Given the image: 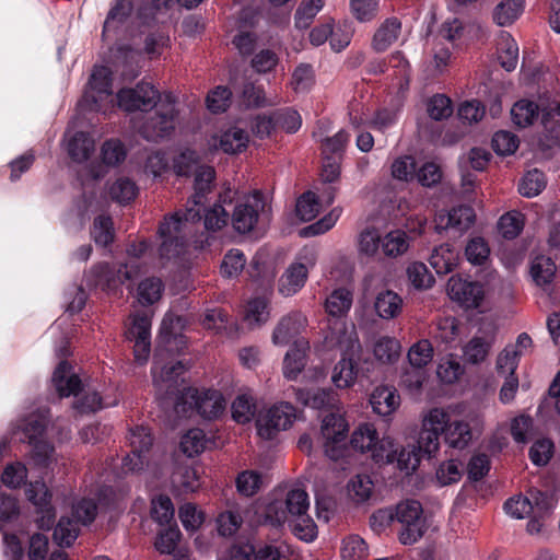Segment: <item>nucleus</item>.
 I'll return each mask as SVG.
<instances>
[{"label": "nucleus", "mask_w": 560, "mask_h": 560, "mask_svg": "<svg viewBox=\"0 0 560 560\" xmlns=\"http://www.w3.org/2000/svg\"><path fill=\"white\" fill-rule=\"evenodd\" d=\"M27 500L35 508V525H91L98 511L95 500L82 498L72 503L71 517L62 516L56 522V509L51 504L52 494L44 481L31 482L25 490Z\"/></svg>", "instance_id": "f257e3e1"}, {"label": "nucleus", "mask_w": 560, "mask_h": 560, "mask_svg": "<svg viewBox=\"0 0 560 560\" xmlns=\"http://www.w3.org/2000/svg\"><path fill=\"white\" fill-rule=\"evenodd\" d=\"M140 267L138 262L110 265L98 262L85 275V283L90 289H100L107 294H121V287L129 280L138 277Z\"/></svg>", "instance_id": "f03ea898"}, {"label": "nucleus", "mask_w": 560, "mask_h": 560, "mask_svg": "<svg viewBox=\"0 0 560 560\" xmlns=\"http://www.w3.org/2000/svg\"><path fill=\"white\" fill-rule=\"evenodd\" d=\"M226 401L217 389H198L188 387L184 389L176 401L178 412H197L207 420L218 419L225 410Z\"/></svg>", "instance_id": "7ed1b4c3"}, {"label": "nucleus", "mask_w": 560, "mask_h": 560, "mask_svg": "<svg viewBox=\"0 0 560 560\" xmlns=\"http://www.w3.org/2000/svg\"><path fill=\"white\" fill-rule=\"evenodd\" d=\"M310 508L308 494L303 489H292L287 493L285 500H273L266 506V520L269 525H293L296 518L304 516L311 521V525L315 523L306 514Z\"/></svg>", "instance_id": "20e7f679"}, {"label": "nucleus", "mask_w": 560, "mask_h": 560, "mask_svg": "<svg viewBox=\"0 0 560 560\" xmlns=\"http://www.w3.org/2000/svg\"><path fill=\"white\" fill-rule=\"evenodd\" d=\"M421 458L422 455L411 444L399 447L389 438H383V443L374 453L375 464H396V467L407 476L418 468Z\"/></svg>", "instance_id": "39448f33"}, {"label": "nucleus", "mask_w": 560, "mask_h": 560, "mask_svg": "<svg viewBox=\"0 0 560 560\" xmlns=\"http://www.w3.org/2000/svg\"><path fill=\"white\" fill-rule=\"evenodd\" d=\"M447 419L448 413L442 408H432L423 417L418 440L416 444H411L422 456L430 458L438 452Z\"/></svg>", "instance_id": "423d86ee"}, {"label": "nucleus", "mask_w": 560, "mask_h": 560, "mask_svg": "<svg viewBox=\"0 0 560 560\" xmlns=\"http://www.w3.org/2000/svg\"><path fill=\"white\" fill-rule=\"evenodd\" d=\"M265 208V197L258 190H255L252 195L236 202L230 214V222L233 230L243 235L253 232Z\"/></svg>", "instance_id": "0eeeda50"}, {"label": "nucleus", "mask_w": 560, "mask_h": 560, "mask_svg": "<svg viewBox=\"0 0 560 560\" xmlns=\"http://www.w3.org/2000/svg\"><path fill=\"white\" fill-rule=\"evenodd\" d=\"M349 427L346 419L336 413L324 417L320 433L324 439V453L331 460H338L346 455Z\"/></svg>", "instance_id": "6e6552de"}, {"label": "nucleus", "mask_w": 560, "mask_h": 560, "mask_svg": "<svg viewBox=\"0 0 560 560\" xmlns=\"http://www.w3.org/2000/svg\"><path fill=\"white\" fill-rule=\"evenodd\" d=\"M296 418V409L290 402H280L261 412L256 419L257 433L265 440H272L277 434L289 429Z\"/></svg>", "instance_id": "1a4fd4ad"}, {"label": "nucleus", "mask_w": 560, "mask_h": 560, "mask_svg": "<svg viewBox=\"0 0 560 560\" xmlns=\"http://www.w3.org/2000/svg\"><path fill=\"white\" fill-rule=\"evenodd\" d=\"M177 112L172 102L161 104L153 114L145 117L139 128L140 136L148 141H159L170 137L175 130Z\"/></svg>", "instance_id": "9d476101"}, {"label": "nucleus", "mask_w": 560, "mask_h": 560, "mask_svg": "<svg viewBox=\"0 0 560 560\" xmlns=\"http://www.w3.org/2000/svg\"><path fill=\"white\" fill-rule=\"evenodd\" d=\"M117 104L125 112H147L158 106L159 90L149 82L141 81L135 88H124L117 93Z\"/></svg>", "instance_id": "9b49d317"}, {"label": "nucleus", "mask_w": 560, "mask_h": 560, "mask_svg": "<svg viewBox=\"0 0 560 560\" xmlns=\"http://www.w3.org/2000/svg\"><path fill=\"white\" fill-rule=\"evenodd\" d=\"M153 435L150 430L143 425L130 430L129 443L130 452L122 458L124 472H139L148 464L150 452L153 445Z\"/></svg>", "instance_id": "f8f14e48"}, {"label": "nucleus", "mask_w": 560, "mask_h": 560, "mask_svg": "<svg viewBox=\"0 0 560 560\" xmlns=\"http://www.w3.org/2000/svg\"><path fill=\"white\" fill-rule=\"evenodd\" d=\"M423 513L422 505L417 500H405L395 506H387L375 511L371 518L370 525H392L398 522L400 525H417Z\"/></svg>", "instance_id": "ddd939ff"}, {"label": "nucleus", "mask_w": 560, "mask_h": 560, "mask_svg": "<svg viewBox=\"0 0 560 560\" xmlns=\"http://www.w3.org/2000/svg\"><path fill=\"white\" fill-rule=\"evenodd\" d=\"M158 234L162 240L159 247V255L162 259L170 260L183 253L186 240L182 231V220L177 214L165 217L159 225Z\"/></svg>", "instance_id": "4468645a"}, {"label": "nucleus", "mask_w": 560, "mask_h": 560, "mask_svg": "<svg viewBox=\"0 0 560 560\" xmlns=\"http://www.w3.org/2000/svg\"><path fill=\"white\" fill-rule=\"evenodd\" d=\"M113 77L109 68L95 66L89 79V91H85L83 101L93 112L102 110V102L112 96Z\"/></svg>", "instance_id": "2eb2a0df"}, {"label": "nucleus", "mask_w": 560, "mask_h": 560, "mask_svg": "<svg viewBox=\"0 0 560 560\" xmlns=\"http://www.w3.org/2000/svg\"><path fill=\"white\" fill-rule=\"evenodd\" d=\"M447 294L464 308L478 307L485 298V288L478 281L452 276L447 282Z\"/></svg>", "instance_id": "dca6fc26"}, {"label": "nucleus", "mask_w": 560, "mask_h": 560, "mask_svg": "<svg viewBox=\"0 0 560 560\" xmlns=\"http://www.w3.org/2000/svg\"><path fill=\"white\" fill-rule=\"evenodd\" d=\"M183 326V317L166 314L160 327L158 348L171 354L183 352L187 347L186 336L182 334Z\"/></svg>", "instance_id": "f3484780"}, {"label": "nucleus", "mask_w": 560, "mask_h": 560, "mask_svg": "<svg viewBox=\"0 0 560 560\" xmlns=\"http://www.w3.org/2000/svg\"><path fill=\"white\" fill-rule=\"evenodd\" d=\"M241 527H215L211 530L212 537L217 535L226 541H231L230 552L221 560H254L255 548L249 538L240 533Z\"/></svg>", "instance_id": "a211bd4d"}, {"label": "nucleus", "mask_w": 560, "mask_h": 560, "mask_svg": "<svg viewBox=\"0 0 560 560\" xmlns=\"http://www.w3.org/2000/svg\"><path fill=\"white\" fill-rule=\"evenodd\" d=\"M52 384L60 397L78 396L82 387L80 377L72 373V365L67 360L60 361L56 366Z\"/></svg>", "instance_id": "6ab92c4d"}, {"label": "nucleus", "mask_w": 560, "mask_h": 560, "mask_svg": "<svg viewBox=\"0 0 560 560\" xmlns=\"http://www.w3.org/2000/svg\"><path fill=\"white\" fill-rule=\"evenodd\" d=\"M373 411L382 417L392 416L400 406V396L394 386H377L370 396Z\"/></svg>", "instance_id": "aec40b11"}, {"label": "nucleus", "mask_w": 560, "mask_h": 560, "mask_svg": "<svg viewBox=\"0 0 560 560\" xmlns=\"http://www.w3.org/2000/svg\"><path fill=\"white\" fill-rule=\"evenodd\" d=\"M307 278V266L300 261L292 262L279 279V293L283 296L296 294L305 285Z\"/></svg>", "instance_id": "412c9836"}, {"label": "nucleus", "mask_w": 560, "mask_h": 560, "mask_svg": "<svg viewBox=\"0 0 560 560\" xmlns=\"http://www.w3.org/2000/svg\"><path fill=\"white\" fill-rule=\"evenodd\" d=\"M310 343L306 339H296L288 350L283 360V375L288 380H296L306 365Z\"/></svg>", "instance_id": "4be33fe9"}, {"label": "nucleus", "mask_w": 560, "mask_h": 560, "mask_svg": "<svg viewBox=\"0 0 560 560\" xmlns=\"http://www.w3.org/2000/svg\"><path fill=\"white\" fill-rule=\"evenodd\" d=\"M306 325V318L301 312H291L283 316L272 332L275 345H288Z\"/></svg>", "instance_id": "5701e85b"}, {"label": "nucleus", "mask_w": 560, "mask_h": 560, "mask_svg": "<svg viewBox=\"0 0 560 560\" xmlns=\"http://www.w3.org/2000/svg\"><path fill=\"white\" fill-rule=\"evenodd\" d=\"M459 254L448 243L441 244L432 250L429 262L440 276L452 272L458 265Z\"/></svg>", "instance_id": "b1692460"}, {"label": "nucleus", "mask_w": 560, "mask_h": 560, "mask_svg": "<svg viewBox=\"0 0 560 560\" xmlns=\"http://www.w3.org/2000/svg\"><path fill=\"white\" fill-rule=\"evenodd\" d=\"M382 443L383 439H378L377 431L372 423L360 424L350 439V445L353 450L361 453L370 452L373 460L374 453Z\"/></svg>", "instance_id": "393cba45"}, {"label": "nucleus", "mask_w": 560, "mask_h": 560, "mask_svg": "<svg viewBox=\"0 0 560 560\" xmlns=\"http://www.w3.org/2000/svg\"><path fill=\"white\" fill-rule=\"evenodd\" d=\"M444 442L452 448L464 450L472 439L471 428L468 422L456 420L451 422V418L446 420L445 429H443Z\"/></svg>", "instance_id": "a878e982"}, {"label": "nucleus", "mask_w": 560, "mask_h": 560, "mask_svg": "<svg viewBox=\"0 0 560 560\" xmlns=\"http://www.w3.org/2000/svg\"><path fill=\"white\" fill-rule=\"evenodd\" d=\"M400 31L401 22L397 18L386 19L373 36L372 48L376 52L387 50L388 47L398 38Z\"/></svg>", "instance_id": "bb28decb"}, {"label": "nucleus", "mask_w": 560, "mask_h": 560, "mask_svg": "<svg viewBox=\"0 0 560 560\" xmlns=\"http://www.w3.org/2000/svg\"><path fill=\"white\" fill-rule=\"evenodd\" d=\"M94 140L84 131L75 132L68 141L67 152L69 158L75 163L88 161L94 152Z\"/></svg>", "instance_id": "cd10ccee"}, {"label": "nucleus", "mask_w": 560, "mask_h": 560, "mask_svg": "<svg viewBox=\"0 0 560 560\" xmlns=\"http://www.w3.org/2000/svg\"><path fill=\"white\" fill-rule=\"evenodd\" d=\"M374 308L381 318H395L402 310V299L392 290L382 291L375 299Z\"/></svg>", "instance_id": "c85d7f7f"}, {"label": "nucleus", "mask_w": 560, "mask_h": 560, "mask_svg": "<svg viewBox=\"0 0 560 560\" xmlns=\"http://www.w3.org/2000/svg\"><path fill=\"white\" fill-rule=\"evenodd\" d=\"M164 291V283L158 277H148L141 280L137 288V301L142 306H150L158 302Z\"/></svg>", "instance_id": "c756f323"}, {"label": "nucleus", "mask_w": 560, "mask_h": 560, "mask_svg": "<svg viewBox=\"0 0 560 560\" xmlns=\"http://www.w3.org/2000/svg\"><path fill=\"white\" fill-rule=\"evenodd\" d=\"M525 0H501L493 10V21L500 26L511 25L524 10Z\"/></svg>", "instance_id": "7c9ffc66"}, {"label": "nucleus", "mask_w": 560, "mask_h": 560, "mask_svg": "<svg viewBox=\"0 0 560 560\" xmlns=\"http://www.w3.org/2000/svg\"><path fill=\"white\" fill-rule=\"evenodd\" d=\"M150 514L158 525H177L174 522V504L167 494H159L152 499Z\"/></svg>", "instance_id": "2f4dec72"}, {"label": "nucleus", "mask_w": 560, "mask_h": 560, "mask_svg": "<svg viewBox=\"0 0 560 560\" xmlns=\"http://www.w3.org/2000/svg\"><path fill=\"white\" fill-rule=\"evenodd\" d=\"M91 235L96 245L109 246L115 240L114 221L108 214H100L94 218Z\"/></svg>", "instance_id": "473e14b6"}, {"label": "nucleus", "mask_w": 560, "mask_h": 560, "mask_svg": "<svg viewBox=\"0 0 560 560\" xmlns=\"http://www.w3.org/2000/svg\"><path fill=\"white\" fill-rule=\"evenodd\" d=\"M352 305V294L347 289L334 290L330 295L326 299L325 308L326 312L337 318L345 317L350 311Z\"/></svg>", "instance_id": "72a5a7b5"}, {"label": "nucleus", "mask_w": 560, "mask_h": 560, "mask_svg": "<svg viewBox=\"0 0 560 560\" xmlns=\"http://www.w3.org/2000/svg\"><path fill=\"white\" fill-rule=\"evenodd\" d=\"M214 178L215 171L212 166L200 165L196 168L194 180L195 194L191 197V201L195 205H199L206 195L211 191Z\"/></svg>", "instance_id": "f704fd0d"}, {"label": "nucleus", "mask_w": 560, "mask_h": 560, "mask_svg": "<svg viewBox=\"0 0 560 560\" xmlns=\"http://www.w3.org/2000/svg\"><path fill=\"white\" fill-rule=\"evenodd\" d=\"M539 107L536 102L529 100L517 101L512 109L511 117L514 125L526 128L534 124L538 117Z\"/></svg>", "instance_id": "c9c22d12"}, {"label": "nucleus", "mask_w": 560, "mask_h": 560, "mask_svg": "<svg viewBox=\"0 0 560 560\" xmlns=\"http://www.w3.org/2000/svg\"><path fill=\"white\" fill-rule=\"evenodd\" d=\"M557 271L555 261L547 256H537L530 266V275L535 283L539 287H545L553 281Z\"/></svg>", "instance_id": "e433bc0d"}, {"label": "nucleus", "mask_w": 560, "mask_h": 560, "mask_svg": "<svg viewBox=\"0 0 560 560\" xmlns=\"http://www.w3.org/2000/svg\"><path fill=\"white\" fill-rule=\"evenodd\" d=\"M358 374V365L351 358L342 357L335 365L331 381L338 388H347L353 385Z\"/></svg>", "instance_id": "4c0bfd02"}, {"label": "nucleus", "mask_w": 560, "mask_h": 560, "mask_svg": "<svg viewBox=\"0 0 560 560\" xmlns=\"http://www.w3.org/2000/svg\"><path fill=\"white\" fill-rule=\"evenodd\" d=\"M248 135L241 128H231L222 133L220 138V149L228 154H236L246 150L248 145Z\"/></svg>", "instance_id": "58836bf2"}, {"label": "nucleus", "mask_w": 560, "mask_h": 560, "mask_svg": "<svg viewBox=\"0 0 560 560\" xmlns=\"http://www.w3.org/2000/svg\"><path fill=\"white\" fill-rule=\"evenodd\" d=\"M182 533L178 527H162L154 541L155 549L162 555H173L180 547Z\"/></svg>", "instance_id": "ea45409f"}, {"label": "nucleus", "mask_w": 560, "mask_h": 560, "mask_svg": "<svg viewBox=\"0 0 560 560\" xmlns=\"http://www.w3.org/2000/svg\"><path fill=\"white\" fill-rule=\"evenodd\" d=\"M137 194L138 187L127 177L117 178L108 188L110 199L119 205H128Z\"/></svg>", "instance_id": "a19ab883"}, {"label": "nucleus", "mask_w": 560, "mask_h": 560, "mask_svg": "<svg viewBox=\"0 0 560 560\" xmlns=\"http://www.w3.org/2000/svg\"><path fill=\"white\" fill-rule=\"evenodd\" d=\"M296 398L303 405L314 409L331 406L334 399L331 392L324 388L299 389Z\"/></svg>", "instance_id": "79ce46f5"}, {"label": "nucleus", "mask_w": 560, "mask_h": 560, "mask_svg": "<svg viewBox=\"0 0 560 560\" xmlns=\"http://www.w3.org/2000/svg\"><path fill=\"white\" fill-rule=\"evenodd\" d=\"M408 247V236L401 230L392 231L382 238V254L386 257H398L406 253Z\"/></svg>", "instance_id": "37998d69"}, {"label": "nucleus", "mask_w": 560, "mask_h": 560, "mask_svg": "<svg viewBox=\"0 0 560 560\" xmlns=\"http://www.w3.org/2000/svg\"><path fill=\"white\" fill-rule=\"evenodd\" d=\"M547 180L544 172L534 168L522 177L518 191L522 196L532 198L539 195L546 187Z\"/></svg>", "instance_id": "c03bdc74"}, {"label": "nucleus", "mask_w": 560, "mask_h": 560, "mask_svg": "<svg viewBox=\"0 0 560 560\" xmlns=\"http://www.w3.org/2000/svg\"><path fill=\"white\" fill-rule=\"evenodd\" d=\"M400 342L393 337H382L374 345V355L382 363H394L400 355Z\"/></svg>", "instance_id": "a18cd8bd"}, {"label": "nucleus", "mask_w": 560, "mask_h": 560, "mask_svg": "<svg viewBox=\"0 0 560 560\" xmlns=\"http://www.w3.org/2000/svg\"><path fill=\"white\" fill-rule=\"evenodd\" d=\"M323 7L324 0H302L294 14L295 27L307 28Z\"/></svg>", "instance_id": "49530a36"}, {"label": "nucleus", "mask_w": 560, "mask_h": 560, "mask_svg": "<svg viewBox=\"0 0 560 560\" xmlns=\"http://www.w3.org/2000/svg\"><path fill=\"white\" fill-rule=\"evenodd\" d=\"M407 277L409 282L417 290L430 289L435 282L427 265L421 261H415L408 266Z\"/></svg>", "instance_id": "de8ad7c7"}, {"label": "nucleus", "mask_w": 560, "mask_h": 560, "mask_svg": "<svg viewBox=\"0 0 560 560\" xmlns=\"http://www.w3.org/2000/svg\"><path fill=\"white\" fill-rule=\"evenodd\" d=\"M319 211L320 202L318 201V195L314 191L307 190L298 198L295 212L302 221L315 219Z\"/></svg>", "instance_id": "09e8293b"}, {"label": "nucleus", "mask_w": 560, "mask_h": 560, "mask_svg": "<svg viewBox=\"0 0 560 560\" xmlns=\"http://www.w3.org/2000/svg\"><path fill=\"white\" fill-rule=\"evenodd\" d=\"M25 440L28 443L44 439L47 429V419L40 413H31L21 425Z\"/></svg>", "instance_id": "8fccbe9b"}, {"label": "nucleus", "mask_w": 560, "mask_h": 560, "mask_svg": "<svg viewBox=\"0 0 560 560\" xmlns=\"http://www.w3.org/2000/svg\"><path fill=\"white\" fill-rule=\"evenodd\" d=\"M127 156L125 144L119 139H108L101 148L102 162L107 166L121 164Z\"/></svg>", "instance_id": "3c124183"}, {"label": "nucleus", "mask_w": 560, "mask_h": 560, "mask_svg": "<svg viewBox=\"0 0 560 560\" xmlns=\"http://www.w3.org/2000/svg\"><path fill=\"white\" fill-rule=\"evenodd\" d=\"M499 232L505 240H514L524 229V217L518 211L503 214L498 222Z\"/></svg>", "instance_id": "603ef678"}, {"label": "nucleus", "mask_w": 560, "mask_h": 560, "mask_svg": "<svg viewBox=\"0 0 560 560\" xmlns=\"http://www.w3.org/2000/svg\"><path fill=\"white\" fill-rule=\"evenodd\" d=\"M342 213V208L335 207L318 221L303 228L301 235L304 237L324 234L335 226Z\"/></svg>", "instance_id": "864d4df0"}, {"label": "nucleus", "mask_w": 560, "mask_h": 560, "mask_svg": "<svg viewBox=\"0 0 560 560\" xmlns=\"http://www.w3.org/2000/svg\"><path fill=\"white\" fill-rule=\"evenodd\" d=\"M261 486V475L256 470H243L235 479L237 492L243 497L255 495Z\"/></svg>", "instance_id": "5fc2aeb1"}, {"label": "nucleus", "mask_w": 560, "mask_h": 560, "mask_svg": "<svg viewBox=\"0 0 560 560\" xmlns=\"http://www.w3.org/2000/svg\"><path fill=\"white\" fill-rule=\"evenodd\" d=\"M410 365L415 369H422L433 358V347L428 339H421L412 345L407 354Z\"/></svg>", "instance_id": "6e6d98bb"}, {"label": "nucleus", "mask_w": 560, "mask_h": 560, "mask_svg": "<svg viewBox=\"0 0 560 560\" xmlns=\"http://www.w3.org/2000/svg\"><path fill=\"white\" fill-rule=\"evenodd\" d=\"M206 446V436L200 429L188 430L180 439V451L188 457L199 455Z\"/></svg>", "instance_id": "4d7b16f0"}, {"label": "nucleus", "mask_w": 560, "mask_h": 560, "mask_svg": "<svg viewBox=\"0 0 560 560\" xmlns=\"http://www.w3.org/2000/svg\"><path fill=\"white\" fill-rule=\"evenodd\" d=\"M27 478V468L21 462L7 464L2 474L1 482L10 489H18L25 483Z\"/></svg>", "instance_id": "13d9d810"}, {"label": "nucleus", "mask_w": 560, "mask_h": 560, "mask_svg": "<svg viewBox=\"0 0 560 560\" xmlns=\"http://www.w3.org/2000/svg\"><path fill=\"white\" fill-rule=\"evenodd\" d=\"M28 444L32 447L30 455L34 466L38 468H48L52 462V455L55 453L54 445L44 439Z\"/></svg>", "instance_id": "bf43d9fd"}, {"label": "nucleus", "mask_w": 560, "mask_h": 560, "mask_svg": "<svg viewBox=\"0 0 560 560\" xmlns=\"http://www.w3.org/2000/svg\"><path fill=\"white\" fill-rule=\"evenodd\" d=\"M348 141L349 133L346 130H339L332 137L325 138L322 141L323 156H338L339 160H342Z\"/></svg>", "instance_id": "052dcab7"}, {"label": "nucleus", "mask_w": 560, "mask_h": 560, "mask_svg": "<svg viewBox=\"0 0 560 560\" xmlns=\"http://www.w3.org/2000/svg\"><path fill=\"white\" fill-rule=\"evenodd\" d=\"M199 156L195 150L186 149L173 159V171L177 176H190L198 167Z\"/></svg>", "instance_id": "680f3d73"}, {"label": "nucleus", "mask_w": 560, "mask_h": 560, "mask_svg": "<svg viewBox=\"0 0 560 560\" xmlns=\"http://www.w3.org/2000/svg\"><path fill=\"white\" fill-rule=\"evenodd\" d=\"M269 318L268 302L265 298H255L250 300L245 310V320L249 325L260 326Z\"/></svg>", "instance_id": "e2e57ef3"}, {"label": "nucleus", "mask_w": 560, "mask_h": 560, "mask_svg": "<svg viewBox=\"0 0 560 560\" xmlns=\"http://www.w3.org/2000/svg\"><path fill=\"white\" fill-rule=\"evenodd\" d=\"M230 221V212L220 203L205 210L203 225L208 231H219Z\"/></svg>", "instance_id": "0e129e2a"}, {"label": "nucleus", "mask_w": 560, "mask_h": 560, "mask_svg": "<svg viewBox=\"0 0 560 560\" xmlns=\"http://www.w3.org/2000/svg\"><path fill=\"white\" fill-rule=\"evenodd\" d=\"M272 114L277 128L282 129L288 133H294L301 128L302 118L298 110L292 108H281L275 110Z\"/></svg>", "instance_id": "69168bd1"}, {"label": "nucleus", "mask_w": 560, "mask_h": 560, "mask_svg": "<svg viewBox=\"0 0 560 560\" xmlns=\"http://www.w3.org/2000/svg\"><path fill=\"white\" fill-rule=\"evenodd\" d=\"M490 255V248L485 238L477 236L469 240L465 247L467 260L476 266L483 265Z\"/></svg>", "instance_id": "338daca9"}, {"label": "nucleus", "mask_w": 560, "mask_h": 560, "mask_svg": "<svg viewBox=\"0 0 560 560\" xmlns=\"http://www.w3.org/2000/svg\"><path fill=\"white\" fill-rule=\"evenodd\" d=\"M246 264V257L241 249L232 248L223 257L221 273L224 277L233 278L241 273Z\"/></svg>", "instance_id": "774afa93"}]
</instances>
